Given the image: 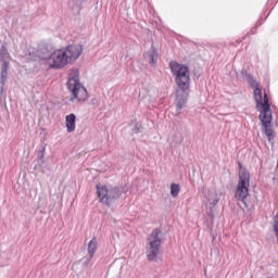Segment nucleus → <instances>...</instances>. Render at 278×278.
Wrapping results in <instances>:
<instances>
[{
	"instance_id": "f257e3e1",
	"label": "nucleus",
	"mask_w": 278,
	"mask_h": 278,
	"mask_svg": "<svg viewBox=\"0 0 278 278\" xmlns=\"http://www.w3.org/2000/svg\"><path fill=\"white\" fill-rule=\"evenodd\" d=\"M81 53H84V46L70 45L63 49L51 52L48 56H45L43 60L49 64L50 68L60 71V68H64V66H67L71 62L79 60Z\"/></svg>"
},
{
	"instance_id": "f03ea898",
	"label": "nucleus",
	"mask_w": 278,
	"mask_h": 278,
	"mask_svg": "<svg viewBox=\"0 0 278 278\" xmlns=\"http://www.w3.org/2000/svg\"><path fill=\"white\" fill-rule=\"evenodd\" d=\"M146 255L148 262H157L159 260H162V229L154 228L148 237Z\"/></svg>"
},
{
	"instance_id": "7ed1b4c3",
	"label": "nucleus",
	"mask_w": 278,
	"mask_h": 278,
	"mask_svg": "<svg viewBox=\"0 0 278 278\" xmlns=\"http://www.w3.org/2000/svg\"><path fill=\"white\" fill-rule=\"evenodd\" d=\"M169 68L175 76V81L179 90L188 92V90H190V67L172 61L169 63Z\"/></svg>"
},
{
	"instance_id": "20e7f679",
	"label": "nucleus",
	"mask_w": 278,
	"mask_h": 278,
	"mask_svg": "<svg viewBox=\"0 0 278 278\" xmlns=\"http://www.w3.org/2000/svg\"><path fill=\"white\" fill-rule=\"evenodd\" d=\"M96 188L100 203L106 205V207H112V205H114L123 194V191H121V188L118 187H108L105 185L98 184Z\"/></svg>"
},
{
	"instance_id": "39448f33",
	"label": "nucleus",
	"mask_w": 278,
	"mask_h": 278,
	"mask_svg": "<svg viewBox=\"0 0 278 278\" xmlns=\"http://www.w3.org/2000/svg\"><path fill=\"white\" fill-rule=\"evenodd\" d=\"M251 186V174L247 169H242L239 172V180L237 188L235 190V199L237 201H241L245 207L247 198L249 197V187Z\"/></svg>"
},
{
	"instance_id": "423d86ee",
	"label": "nucleus",
	"mask_w": 278,
	"mask_h": 278,
	"mask_svg": "<svg viewBox=\"0 0 278 278\" xmlns=\"http://www.w3.org/2000/svg\"><path fill=\"white\" fill-rule=\"evenodd\" d=\"M67 88L72 92L71 101H77L78 103H86L88 99V90L79 83V77L75 76L68 79Z\"/></svg>"
},
{
	"instance_id": "0eeeda50",
	"label": "nucleus",
	"mask_w": 278,
	"mask_h": 278,
	"mask_svg": "<svg viewBox=\"0 0 278 278\" xmlns=\"http://www.w3.org/2000/svg\"><path fill=\"white\" fill-rule=\"evenodd\" d=\"M260 111V121L262 123V131L267 137V140L270 144H273L275 140V131L273 130V111H264V109H256Z\"/></svg>"
},
{
	"instance_id": "6e6552de",
	"label": "nucleus",
	"mask_w": 278,
	"mask_h": 278,
	"mask_svg": "<svg viewBox=\"0 0 278 278\" xmlns=\"http://www.w3.org/2000/svg\"><path fill=\"white\" fill-rule=\"evenodd\" d=\"M0 62L2 64L0 92L3 94V87L5 86V81H8V70L10 68V52H8V48H5V46H2L0 50Z\"/></svg>"
},
{
	"instance_id": "1a4fd4ad",
	"label": "nucleus",
	"mask_w": 278,
	"mask_h": 278,
	"mask_svg": "<svg viewBox=\"0 0 278 278\" xmlns=\"http://www.w3.org/2000/svg\"><path fill=\"white\" fill-rule=\"evenodd\" d=\"M186 103H188V91H184L181 89L176 92V116L181 114V111L186 108Z\"/></svg>"
},
{
	"instance_id": "9d476101",
	"label": "nucleus",
	"mask_w": 278,
	"mask_h": 278,
	"mask_svg": "<svg viewBox=\"0 0 278 278\" xmlns=\"http://www.w3.org/2000/svg\"><path fill=\"white\" fill-rule=\"evenodd\" d=\"M157 58H160V52L153 46L144 54L146 62H149L151 66H157Z\"/></svg>"
},
{
	"instance_id": "9b49d317",
	"label": "nucleus",
	"mask_w": 278,
	"mask_h": 278,
	"mask_svg": "<svg viewBox=\"0 0 278 278\" xmlns=\"http://www.w3.org/2000/svg\"><path fill=\"white\" fill-rule=\"evenodd\" d=\"M76 121H77V116L74 113L66 115L65 125H66L67 134H73V131H75Z\"/></svg>"
},
{
	"instance_id": "f8f14e48",
	"label": "nucleus",
	"mask_w": 278,
	"mask_h": 278,
	"mask_svg": "<svg viewBox=\"0 0 278 278\" xmlns=\"http://www.w3.org/2000/svg\"><path fill=\"white\" fill-rule=\"evenodd\" d=\"M242 75H245V79L251 88L255 90V88H260V83L253 78V75L247 73V70L241 71Z\"/></svg>"
},
{
	"instance_id": "ddd939ff",
	"label": "nucleus",
	"mask_w": 278,
	"mask_h": 278,
	"mask_svg": "<svg viewBox=\"0 0 278 278\" xmlns=\"http://www.w3.org/2000/svg\"><path fill=\"white\" fill-rule=\"evenodd\" d=\"M88 253L89 260H92V257H94V253H97V238L94 237L89 241Z\"/></svg>"
},
{
	"instance_id": "4468645a",
	"label": "nucleus",
	"mask_w": 278,
	"mask_h": 278,
	"mask_svg": "<svg viewBox=\"0 0 278 278\" xmlns=\"http://www.w3.org/2000/svg\"><path fill=\"white\" fill-rule=\"evenodd\" d=\"M257 109H263L265 112H270V102H268V93H264L263 101L261 99V105Z\"/></svg>"
},
{
	"instance_id": "2eb2a0df",
	"label": "nucleus",
	"mask_w": 278,
	"mask_h": 278,
	"mask_svg": "<svg viewBox=\"0 0 278 278\" xmlns=\"http://www.w3.org/2000/svg\"><path fill=\"white\" fill-rule=\"evenodd\" d=\"M254 101L256 103V109L262 105V89H260V87L254 89Z\"/></svg>"
},
{
	"instance_id": "dca6fc26",
	"label": "nucleus",
	"mask_w": 278,
	"mask_h": 278,
	"mask_svg": "<svg viewBox=\"0 0 278 278\" xmlns=\"http://www.w3.org/2000/svg\"><path fill=\"white\" fill-rule=\"evenodd\" d=\"M179 192H181V188L178 184H172L170 185V194L174 199H177L179 197Z\"/></svg>"
},
{
	"instance_id": "f3484780",
	"label": "nucleus",
	"mask_w": 278,
	"mask_h": 278,
	"mask_svg": "<svg viewBox=\"0 0 278 278\" xmlns=\"http://www.w3.org/2000/svg\"><path fill=\"white\" fill-rule=\"evenodd\" d=\"M45 151H46V148L43 147L41 150H39L38 154H37V157L38 160L41 161V164H42V160H45Z\"/></svg>"
},
{
	"instance_id": "a211bd4d",
	"label": "nucleus",
	"mask_w": 278,
	"mask_h": 278,
	"mask_svg": "<svg viewBox=\"0 0 278 278\" xmlns=\"http://www.w3.org/2000/svg\"><path fill=\"white\" fill-rule=\"evenodd\" d=\"M90 262H92V260H90V257H88L85 263L83 264L84 268H90Z\"/></svg>"
},
{
	"instance_id": "6ab92c4d",
	"label": "nucleus",
	"mask_w": 278,
	"mask_h": 278,
	"mask_svg": "<svg viewBox=\"0 0 278 278\" xmlns=\"http://www.w3.org/2000/svg\"><path fill=\"white\" fill-rule=\"evenodd\" d=\"M91 105H99V99L92 98L91 99Z\"/></svg>"
},
{
	"instance_id": "aec40b11",
	"label": "nucleus",
	"mask_w": 278,
	"mask_h": 278,
	"mask_svg": "<svg viewBox=\"0 0 278 278\" xmlns=\"http://www.w3.org/2000/svg\"><path fill=\"white\" fill-rule=\"evenodd\" d=\"M218 199L213 200L212 205H218Z\"/></svg>"
},
{
	"instance_id": "412c9836",
	"label": "nucleus",
	"mask_w": 278,
	"mask_h": 278,
	"mask_svg": "<svg viewBox=\"0 0 278 278\" xmlns=\"http://www.w3.org/2000/svg\"><path fill=\"white\" fill-rule=\"evenodd\" d=\"M239 168H242V163H239Z\"/></svg>"
},
{
	"instance_id": "4be33fe9",
	"label": "nucleus",
	"mask_w": 278,
	"mask_h": 278,
	"mask_svg": "<svg viewBox=\"0 0 278 278\" xmlns=\"http://www.w3.org/2000/svg\"><path fill=\"white\" fill-rule=\"evenodd\" d=\"M184 140V138H180L179 140H178V142H181Z\"/></svg>"
}]
</instances>
